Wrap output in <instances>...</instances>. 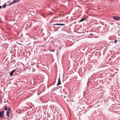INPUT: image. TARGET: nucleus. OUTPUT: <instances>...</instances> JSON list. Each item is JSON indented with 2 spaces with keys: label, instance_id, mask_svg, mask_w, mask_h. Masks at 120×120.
Here are the masks:
<instances>
[{
  "label": "nucleus",
  "instance_id": "7",
  "mask_svg": "<svg viewBox=\"0 0 120 120\" xmlns=\"http://www.w3.org/2000/svg\"><path fill=\"white\" fill-rule=\"evenodd\" d=\"M86 19V18H83V19H81V20H80V21H79V22H82L83 21H84V20H85V19Z\"/></svg>",
  "mask_w": 120,
  "mask_h": 120
},
{
  "label": "nucleus",
  "instance_id": "4",
  "mask_svg": "<svg viewBox=\"0 0 120 120\" xmlns=\"http://www.w3.org/2000/svg\"><path fill=\"white\" fill-rule=\"evenodd\" d=\"M15 71V70H12L10 73V75L11 76H12L13 75V73Z\"/></svg>",
  "mask_w": 120,
  "mask_h": 120
},
{
  "label": "nucleus",
  "instance_id": "6",
  "mask_svg": "<svg viewBox=\"0 0 120 120\" xmlns=\"http://www.w3.org/2000/svg\"><path fill=\"white\" fill-rule=\"evenodd\" d=\"M53 25H61V26H64V24H53Z\"/></svg>",
  "mask_w": 120,
  "mask_h": 120
},
{
  "label": "nucleus",
  "instance_id": "16",
  "mask_svg": "<svg viewBox=\"0 0 120 120\" xmlns=\"http://www.w3.org/2000/svg\"><path fill=\"white\" fill-rule=\"evenodd\" d=\"M57 17H58V16H57L56 17H55V18H56Z\"/></svg>",
  "mask_w": 120,
  "mask_h": 120
},
{
  "label": "nucleus",
  "instance_id": "10",
  "mask_svg": "<svg viewBox=\"0 0 120 120\" xmlns=\"http://www.w3.org/2000/svg\"><path fill=\"white\" fill-rule=\"evenodd\" d=\"M6 6L5 4H4L3 5V8H4Z\"/></svg>",
  "mask_w": 120,
  "mask_h": 120
},
{
  "label": "nucleus",
  "instance_id": "11",
  "mask_svg": "<svg viewBox=\"0 0 120 120\" xmlns=\"http://www.w3.org/2000/svg\"><path fill=\"white\" fill-rule=\"evenodd\" d=\"M15 3V2L14 0L11 3V4H13Z\"/></svg>",
  "mask_w": 120,
  "mask_h": 120
},
{
  "label": "nucleus",
  "instance_id": "1",
  "mask_svg": "<svg viewBox=\"0 0 120 120\" xmlns=\"http://www.w3.org/2000/svg\"><path fill=\"white\" fill-rule=\"evenodd\" d=\"M10 109H11L10 108H8V111L7 112L6 115V116H8V117L9 116V112H10Z\"/></svg>",
  "mask_w": 120,
  "mask_h": 120
},
{
  "label": "nucleus",
  "instance_id": "8",
  "mask_svg": "<svg viewBox=\"0 0 120 120\" xmlns=\"http://www.w3.org/2000/svg\"><path fill=\"white\" fill-rule=\"evenodd\" d=\"M20 0H14L15 3L19 2Z\"/></svg>",
  "mask_w": 120,
  "mask_h": 120
},
{
  "label": "nucleus",
  "instance_id": "12",
  "mask_svg": "<svg viewBox=\"0 0 120 120\" xmlns=\"http://www.w3.org/2000/svg\"><path fill=\"white\" fill-rule=\"evenodd\" d=\"M117 40H115V41L114 42V43H116V42H117Z\"/></svg>",
  "mask_w": 120,
  "mask_h": 120
},
{
  "label": "nucleus",
  "instance_id": "3",
  "mask_svg": "<svg viewBox=\"0 0 120 120\" xmlns=\"http://www.w3.org/2000/svg\"><path fill=\"white\" fill-rule=\"evenodd\" d=\"M113 18L114 19L116 20H119L120 19V18L119 17L115 15L113 17Z\"/></svg>",
  "mask_w": 120,
  "mask_h": 120
},
{
  "label": "nucleus",
  "instance_id": "14",
  "mask_svg": "<svg viewBox=\"0 0 120 120\" xmlns=\"http://www.w3.org/2000/svg\"><path fill=\"white\" fill-rule=\"evenodd\" d=\"M12 4H11V3L10 4H9V5H11Z\"/></svg>",
  "mask_w": 120,
  "mask_h": 120
},
{
  "label": "nucleus",
  "instance_id": "17",
  "mask_svg": "<svg viewBox=\"0 0 120 120\" xmlns=\"http://www.w3.org/2000/svg\"><path fill=\"white\" fill-rule=\"evenodd\" d=\"M64 98H65V96H64Z\"/></svg>",
  "mask_w": 120,
  "mask_h": 120
},
{
  "label": "nucleus",
  "instance_id": "2",
  "mask_svg": "<svg viewBox=\"0 0 120 120\" xmlns=\"http://www.w3.org/2000/svg\"><path fill=\"white\" fill-rule=\"evenodd\" d=\"M4 112V111H3L1 112H0V117L1 118H3L4 116L3 114Z\"/></svg>",
  "mask_w": 120,
  "mask_h": 120
},
{
  "label": "nucleus",
  "instance_id": "15",
  "mask_svg": "<svg viewBox=\"0 0 120 120\" xmlns=\"http://www.w3.org/2000/svg\"><path fill=\"white\" fill-rule=\"evenodd\" d=\"M1 8V6H0V8Z\"/></svg>",
  "mask_w": 120,
  "mask_h": 120
},
{
  "label": "nucleus",
  "instance_id": "13",
  "mask_svg": "<svg viewBox=\"0 0 120 120\" xmlns=\"http://www.w3.org/2000/svg\"><path fill=\"white\" fill-rule=\"evenodd\" d=\"M90 34V35H94L93 34Z\"/></svg>",
  "mask_w": 120,
  "mask_h": 120
},
{
  "label": "nucleus",
  "instance_id": "5",
  "mask_svg": "<svg viewBox=\"0 0 120 120\" xmlns=\"http://www.w3.org/2000/svg\"><path fill=\"white\" fill-rule=\"evenodd\" d=\"M61 84V82H60V78H59L58 79V82L57 84V85L58 86V85H60Z\"/></svg>",
  "mask_w": 120,
  "mask_h": 120
},
{
  "label": "nucleus",
  "instance_id": "9",
  "mask_svg": "<svg viewBox=\"0 0 120 120\" xmlns=\"http://www.w3.org/2000/svg\"><path fill=\"white\" fill-rule=\"evenodd\" d=\"M8 108H7V106H5V108H4V110H7V109L8 110Z\"/></svg>",
  "mask_w": 120,
  "mask_h": 120
}]
</instances>
